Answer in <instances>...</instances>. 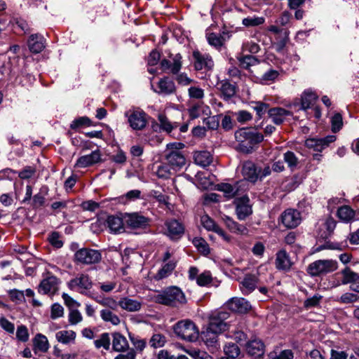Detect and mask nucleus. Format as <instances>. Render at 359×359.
Masks as SVG:
<instances>
[{"label":"nucleus","mask_w":359,"mask_h":359,"mask_svg":"<svg viewBox=\"0 0 359 359\" xmlns=\"http://www.w3.org/2000/svg\"><path fill=\"white\" fill-rule=\"evenodd\" d=\"M76 334L73 330H61L55 334L57 341L63 344L74 343Z\"/></svg>","instance_id":"obj_35"},{"label":"nucleus","mask_w":359,"mask_h":359,"mask_svg":"<svg viewBox=\"0 0 359 359\" xmlns=\"http://www.w3.org/2000/svg\"><path fill=\"white\" fill-rule=\"evenodd\" d=\"M260 168L252 161L244 162L242 167V175L246 180L255 183L259 178Z\"/></svg>","instance_id":"obj_17"},{"label":"nucleus","mask_w":359,"mask_h":359,"mask_svg":"<svg viewBox=\"0 0 359 359\" xmlns=\"http://www.w3.org/2000/svg\"><path fill=\"white\" fill-rule=\"evenodd\" d=\"M236 212L238 219L243 220L252 214V208L248 196H243L235 200Z\"/></svg>","instance_id":"obj_14"},{"label":"nucleus","mask_w":359,"mask_h":359,"mask_svg":"<svg viewBox=\"0 0 359 359\" xmlns=\"http://www.w3.org/2000/svg\"><path fill=\"white\" fill-rule=\"evenodd\" d=\"M175 334L180 339L195 341L198 338L199 331L195 323L186 319L177 322L173 327Z\"/></svg>","instance_id":"obj_4"},{"label":"nucleus","mask_w":359,"mask_h":359,"mask_svg":"<svg viewBox=\"0 0 359 359\" xmlns=\"http://www.w3.org/2000/svg\"><path fill=\"white\" fill-rule=\"evenodd\" d=\"M16 338L22 342H26L29 339L28 330L25 325H20L17 328Z\"/></svg>","instance_id":"obj_63"},{"label":"nucleus","mask_w":359,"mask_h":359,"mask_svg":"<svg viewBox=\"0 0 359 359\" xmlns=\"http://www.w3.org/2000/svg\"><path fill=\"white\" fill-rule=\"evenodd\" d=\"M68 318L69 324L72 325H76L83 320V316L77 309H70Z\"/></svg>","instance_id":"obj_57"},{"label":"nucleus","mask_w":359,"mask_h":359,"mask_svg":"<svg viewBox=\"0 0 359 359\" xmlns=\"http://www.w3.org/2000/svg\"><path fill=\"white\" fill-rule=\"evenodd\" d=\"M224 351L225 354L229 358H236L240 354L239 347L233 343H229V344H226L224 347Z\"/></svg>","instance_id":"obj_51"},{"label":"nucleus","mask_w":359,"mask_h":359,"mask_svg":"<svg viewBox=\"0 0 359 359\" xmlns=\"http://www.w3.org/2000/svg\"><path fill=\"white\" fill-rule=\"evenodd\" d=\"M165 341L166 339L165 336L161 334H155L151 337L149 343L151 346L156 348L163 346Z\"/></svg>","instance_id":"obj_55"},{"label":"nucleus","mask_w":359,"mask_h":359,"mask_svg":"<svg viewBox=\"0 0 359 359\" xmlns=\"http://www.w3.org/2000/svg\"><path fill=\"white\" fill-rule=\"evenodd\" d=\"M248 353L257 358L264 354V344L262 340L257 338L250 340L245 345Z\"/></svg>","instance_id":"obj_20"},{"label":"nucleus","mask_w":359,"mask_h":359,"mask_svg":"<svg viewBox=\"0 0 359 359\" xmlns=\"http://www.w3.org/2000/svg\"><path fill=\"white\" fill-rule=\"evenodd\" d=\"M112 335V349L116 352H125L128 351L129 344L126 338L119 332H114Z\"/></svg>","instance_id":"obj_23"},{"label":"nucleus","mask_w":359,"mask_h":359,"mask_svg":"<svg viewBox=\"0 0 359 359\" xmlns=\"http://www.w3.org/2000/svg\"><path fill=\"white\" fill-rule=\"evenodd\" d=\"M130 126L135 130H142L148 124L149 116L140 108H132L125 112Z\"/></svg>","instance_id":"obj_6"},{"label":"nucleus","mask_w":359,"mask_h":359,"mask_svg":"<svg viewBox=\"0 0 359 359\" xmlns=\"http://www.w3.org/2000/svg\"><path fill=\"white\" fill-rule=\"evenodd\" d=\"M166 234L171 239H179L184 233V226L178 220L172 219L165 222Z\"/></svg>","instance_id":"obj_15"},{"label":"nucleus","mask_w":359,"mask_h":359,"mask_svg":"<svg viewBox=\"0 0 359 359\" xmlns=\"http://www.w3.org/2000/svg\"><path fill=\"white\" fill-rule=\"evenodd\" d=\"M332 130L334 133L338 132L343 126L342 116L339 113L335 114L331 119Z\"/></svg>","instance_id":"obj_59"},{"label":"nucleus","mask_w":359,"mask_h":359,"mask_svg":"<svg viewBox=\"0 0 359 359\" xmlns=\"http://www.w3.org/2000/svg\"><path fill=\"white\" fill-rule=\"evenodd\" d=\"M276 266L279 270L290 269L292 262L287 253L285 250H280L276 254Z\"/></svg>","instance_id":"obj_33"},{"label":"nucleus","mask_w":359,"mask_h":359,"mask_svg":"<svg viewBox=\"0 0 359 359\" xmlns=\"http://www.w3.org/2000/svg\"><path fill=\"white\" fill-rule=\"evenodd\" d=\"M186 352L194 359H212L206 352L198 349L186 350Z\"/></svg>","instance_id":"obj_58"},{"label":"nucleus","mask_w":359,"mask_h":359,"mask_svg":"<svg viewBox=\"0 0 359 359\" xmlns=\"http://www.w3.org/2000/svg\"><path fill=\"white\" fill-rule=\"evenodd\" d=\"M284 161L287 164V166L293 170L297 168L299 160L296 155L292 151H287L283 155Z\"/></svg>","instance_id":"obj_48"},{"label":"nucleus","mask_w":359,"mask_h":359,"mask_svg":"<svg viewBox=\"0 0 359 359\" xmlns=\"http://www.w3.org/2000/svg\"><path fill=\"white\" fill-rule=\"evenodd\" d=\"M176 263L173 261H170L165 264L162 268L158 271L155 276L156 280H161L168 277L172 271L175 269Z\"/></svg>","instance_id":"obj_39"},{"label":"nucleus","mask_w":359,"mask_h":359,"mask_svg":"<svg viewBox=\"0 0 359 359\" xmlns=\"http://www.w3.org/2000/svg\"><path fill=\"white\" fill-rule=\"evenodd\" d=\"M193 57L195 60L194 67L196 70L210 69L213 67V61L208 55H202L198 51H194Z\"/></svg>","instance_id":"obj_21"},{"label":"nucleus","mask_w":359,"mask_h":359,"mask_svg":"<svg viewBox=\"0 0 359 359\" xmlns=\"http://www.w3.org/2000/svg\"><path fill=\"white\" fill-rule=\"evenodd\" d=\"M92 286V281L89 276L86 274H81L68 283V287L70 290L81 294H86L87 291L91 289Z\"/></svg>","instance_id":"obj_11"},{"label":"nucleus","mask_w":359,"mask_h":359,"mask_svg":"<svg viewBox=\"0 0 359 359\" xmlns=\"http://www.w3.org/2000/svg\"><path fill=\"white\" fill-rule=\"evenodd\" d=\"M102 259L101 253L90 248H81L74 254V261L82 264H93L100 262Z\"/></svg>","instance_id":"obj_8"},{"label":"nucleus","mask_w":359,"mask_h":359,"mask_svg":"<svg viewBox=\"0 0 359 359\" xmlns=\"http://www.w3.org/2000/svg\"><path fill=\"white\" fill-rule=\"evenodd\" d=\"M101 160L100 151L97 149L92 151L90 154L83 155L78 158L74 167L75 168H87L91 166Z\"/></svg>","instance_id":"obj_18"},{"label":"nucleus","mask_w":359,"mask_h":359,"mask_svg":"<svg viewBox=\"0 0 359 359\" xmlns=\"http://www.w3.org/2000/svg\"><path fill=\"white\" fill-rule=\"evenodd\" d=\"M301 220L300 212L294 209H287L281 215L282 223L288 229L297 227L301 223Z\"/></svg>","instance_id":"obj_13"},{"label":"nucleus","mask_w":359,"mask_h":359,"mask_svg":"<svg viewBox=\"0 0 359 359\" xmlns=\"http://www.w3.org/2000/svg\"><path fill=\"white\" fill-rule=\"evenodd\" d=\"M50 345L47 337L42 334H37L33 339V349L35 353H46Z\"/></svg>","instance_id":"obj_30"},{"label":"nucleus","mask_w":359,"mask_h":359,"mask_svg":"<svg viewBox=\"0 0 359 359\" xmlns=\"http://www.w3.org/2000/svg\"><path fill=\"white\" fill-rule=\"evenodd\" d=\"M336 275L341 276V284L343 285L351 284L353 282L359 280V274L352 271L349 267H346Z\"/></svg>","instance_id":"obj_34"},{"label":"nucleus","mask_w":359,"mask_h":359,"mask_svg":"<svg viewBox=\"0 0 359 359\" xmlns=\"http://www.w3.org/2000/svg\"><path fill=\"white\" fill-rule=\"evenodd\" d=\"M338 268V263L333 259L316 260L307 266V273L313 277L332 273Z\"/></svg>","instance_id":"obj_5"},{"label":"nucleus","mask_w":359,"mask_h":359,"mask_svg":"<svg viewBox=\"0 0 359 359\" xmlns=\"http://www.w3.org/2000/svg\"><path fill=\"white\" fill-rule=\"evenodd\" d=\"M222 219L226 225V226L233 233L237 234H247L248 230L246 226L244 225L240 224L235 222L232 218L227 215H224L222 217Z\"/></svg>","instance_id":"obj_31"},{"label":"nucleus","mask_w":359,"mask_h":359,"mask_svg":"<svg viewBox=\"0 0 359 359\" xmlns=\"http://www.w3.org/2000/svg\"><path fill=\"white\" fill-rule=\"evenodd\" d=\"M111 344V338L107 332L102 333L97 339L94 341V345L96 348H103L106 351L109 350Z\"/></svg>","instance_id":"obj_40"},{"label":"nucleus","mask_w":359,"mask_h":359,"mask_svg":"<svg viewBox=\"0 0 359 359\" xmlns=\"http://www.w3.org/2000/svg\"><path fill=\"white\" fill-rule=\"evenodd\" d=\"M194 156L195 163L202 167L209 165L212 161V156L208 151H196Z\"/></svg>","instance_id":"obj_36"},{"label":"nucleus","mask_w":359,"mask_h":359,"mask_svg":"<svg viewBox=\"0 0 359 359\" xmlns=\"http://www.w3.org/2000/svg\"><path fill=\"white\" fill-rule=\"evenodd\" d=\"M10 299L16 303L22 302L25 300V294L22 290L16 289L10 290L8 292Z\"/></svg>","instance_id":"obj_62"},{"label":"nucleus","mask_w":359,"mask_h":359,"mask_svg":"<svg viewBox=\"0 0 359 359\" xmlns=\"http://www.w3.org/2000/svg\"><path fill=\"white\" fill-rule=\"evenodd\" d=\"M60 283L59 278L47 272L43 274V278L38 287V292L43 294L54 295L59 290Z\"/></svg>","instance_id":"obj_7"},{"label":"nucleus","mask_w":359,"mask_h":359,"mask_svg":"<svg viewBox=\"0 0 359 359\" xmlns=\"http://www.w3.org/2000/svg\"><path fill=\"white\" fill-rule=\"evenodd\" d=\"M268 114L272 121L276 125L283 123L285 118L291 115L290 111L281 107L269 109Z\"/></svg>","instance_id":"obj_26"},{"label":"nucleus","mask_w":359,"mask_h":359,"mask_svg":"<svg viewBox=\"0 0 359 359\" xmlns=\"http://www.w3.org/2000/svg\"><path fill=\"white\" fill-rule=\"evenodd\" d=\"M212 281V276L209 271H205L196 278V283L200 286H206Z\"/></svg>","instance_id":"obj_64"},{"label":"nucleus","mask_w":359,"mask_h":359,"mask_svg":"<svg viewBox=\"0 0 359 359\" xmlns=\"http://www.w3.org/2000/svg\"><path fill=\"white\" fill-rule=\"evenodd\" d=\"M158 119L160 124V128L163 131L169 133L174 128H177V125L176 123H172L168 118L163 114H160L158 116Z\"/></svg>","instance_id":"obj_43"},{"label":"nucleus","mask_w":359,"mask_h":359,"mask_svg":"<svg viewBox=\"0 0 359 359\" xmlns=\"http://www.w3.org/2000/svg\"><path fill=\"white\" fill-rule=\"evenodd\" d=\"M317 96L310 91H304L301 98V105L303 109H309L316 100Z\"/></svg>","instance_id":"obj_41"},{"label":"nucleus","mask_w":359,"mask_h":359,"mask_svg":"<svg viewBox=\"0 0 359 359\" xmlns=\"http://www.w3.org/2000/svg\"><path fill=\"white\" fill-rule=\"evenodd\" d=\"M201 221L203 226L208 231H214L215 229L218 226V225L215 224L214 220L206 215L201 217Z\"/></svg>","instance_id":"obj_60"},{"label":"nucleus","mask_w":359,"mask_h":359,"mask_svg":"<svg viewBox=\"0 0 359 359\" xmlns=\"http://www.w3.org/2000/svg\"><path fill=\"white\" fill-rule=\"evenodd\" d=\"M96 302L100 305L109 307L112 310H116L118 306H119L118 302L111 297H104L102 299H96Z\"/></svg>","instance_id":"obj_56"},{"label":"nucleus","mask_w":359,"mask_h":359,"mask_svg":"<svg viewBox=\"0 0 359 359\" xmlns=\"http://www.w3.org/2000/svg\"><path fill=\"white\" fill-rule=\"evenodd\" d=\"M259 282L255 274H246L241 283V290L244 294H249L253 292Z\"/></svg>","instance_id":"obj_22"},{"label":"nucleus","mask_w":359,"mask_h":359,"mask_svg":"<svg viewBox=\"0 0 359 359\" xmlns=\"http://www.w3.org/2000/svg\"><path fill=\"white\" fill-rule=\"evenodd\" d=\"M219 334V333H215V332L210 330V328L207 327L206 330L202 332L201 337L207 346L212 348L213 351H216L219 348L218 341Z\"/></svg>","instance_id":"obj_25"},{"label":"nucleus","mask_w":359,"mask_h":359,"mask_svg":"<svg viewBox=\"0 0 359 359\" xmlns=\"http://www.w3.org/2000/svg\"><path fill=\"white\" fill-rule=\"evenodd\" d=\"M27 43L29 50L33 53H39L45 48V39L39 34H32Z\"/></svg>","instance_id":"obj_24"},{"label":"nucleus","mask_w":359,"mask_h":359,"mask_svg":"<svg viewBox=\"0 0 359 359\" xmlns=\"http://www.w3.org/2000/svg\"><path fill=\"white\" fill-rule=\"evenodd\" d=\"M119 306L128 311L135 312L141 309L142 303L136 299L128 297L122 298L118 302Z\"/></svg>","instance_id":"obj_32"},{"label":"nucleus","mask_w":359,"mask_h":359,"mask_svg":"<svg viewBox=\"0 0 359 359\" xmlns=\"http://www.w3.org/2000/svg\"><path fill=\"white\" fill-rule=\"evenodd\" d=\"M218 89L220 91L221 97L224 100H229L233 97L236 93V87L227 80L222 81L218 83Z\"/></svg>","instance_id":"obj_29"},{"label":"nucleus","mask_w":359,"mask_h":359,"mask_svg":"<svg viewBox=\"0 0 359 359\" xmlns=\"http://www.w3.org/2000/svg\"><path fill=\"white\" fill-rule=\"evenodd\" d=\"M103 222L111 232L121 233L124 231L123 219L118 216L109 215L105 220H103Z\"/></svg>","instance_id":"obj_27"},{"label":"nucleus","mask_w":359,"mask_h":359,"mask_svg":"<svg viewBox=\"0 0 359 359\" xmlns=\"http://www.w3.org/2000/svg\"><path fill=\"white\" fill-rule=\"evenodd\" d=\"M265 19L263 17L248 16L242 20V24L246 27H257L264 24Z\"/></svg>","instance_id":"obj_45"},{"label":"nucleus","mask_w":359,"mask_h":359,"mask_svg":"<svg viewBox=\"0 0 359 359\" xmlns=\"http://www.w3.org/2000/svg\"><path fill=\"white\" fill-rule=\"evenodd\" d=\"M126 225L132 229H144L149 225V219L138 212L126 213L124 217Z\"/></svg>","instance_id":"obj_10"},{"label":"nucleus","mask_w":359,"mask_h":359,"mask_svg":"<svg viewBox=\"0 0 359 359\" xmlns=\"http://www.w3.org/2000/svg\"><path fill=\"white\" fill-rule=\"evenodd\" d=\"M141 191L138 189H134L128 191L125 195L120 197L119 201L123 203H126L131 201H135L137 199L140 198Z\"/></svg>","instance_id":"obj_47"},{"label":"nucleus","mask_w":359,"mask_h":359,"mask_svg":"<svg viewBox=\"0 0 359 359\" xmlns=\"http://www.w3.org/2000/svg\"><path fill=\"white\" fill-rule=\"evenodd\" d=\"M239 65L241 68L249 69L251 66L258 64V60L252 55H245L238 58Z\"/></svg>","instance_id":"obj_46"},{"label":"nucleus","mask_w":359,"mask_h":359,"mask_svg":"<svg viewBox=\"0 0 359 359\" xmlns=\"http://www.w3.org/2000/svg\"><path fill=\"white\" fill-rule=\"evenodd\" d=\"M129 338L132 344L135 347L134 350L135 351L142 352L146 347L147 341L145 339H140L132 334H129Z\"/></svg>","instance_id":"obj_53"},{"label":"nucleus","mask_w":359,"mask_h":359,"mask_svg":"<svg viewBox=\"0 0 359 359\" xmlns=\"http://www.w3.org/2000/svg\"><path fill=\"white\" fill-rule=\"evenodd\" d=\"M226 307L233 312L246 313L250 309L251 306L249 302L243 298L233 297L226 303Z\"/></svg>","instance_id":"obj_19"},{"label":"nucleus","mask_w":359,"mask_h":359,"mask_svg":"<svg viewBox=\"0 0 359 359\" xmlns=\"http://www.w3.org/2000/svg\"><path fill=\"white\" fill-rule=\"evenodd\" d=\"M182 55L177 53L171 57V60L167 59L162 60L161 62L162 71L170 72L172 74H177L182 66Z\"/></svg>","instance_id":"obj_12"},{"label":"nucleus","mask_w":359,"mask_h":359,"mask_svg":"<svg viewBox=\"0 0 359 359\" xmlns=\"http://www.w3.org/2000/svg\"><path fill=\"white\" fill-rule=\"evenodd\" d=\"M337 217L344 222L351 221L355 217V211L348 205H343L337 210Z\"/></svg>","instance_id":"obj_38"},{"label":"nucleus","mask_w":359,"mask_h":359,"mask_svg":"<svg viewBox=\"0 0 359 359\" xmlns=\"http://www.w3.org/2000/svg\"><path fill=\"white\" fill-rule=\"evenodd\" d=\"M335 140L336 137L334 135H328L326 137L320 139L309 138L305 141V146L315 151H321L325 147H328L330 143Z\"/></svg>","instance_id":"obj_16"},{"label":"nucleus","mask_w":359,"mask_h":359,"mask_svg":"<svg viewBox=\"0 0 359 359\" xmlns=\"http://www.w3.org/2000/svg\"><path fill=\"white\" fill-rule=\"evenodd\" d=\"M208 43L217 49L220 48L224 44V38L220 34L208 33L206 34Z\"/></svg>","instance_id":"obj_44"},{"label":"nucleus","mask_w":359,"mask_h":359,"mask_svg":"<svg viewBox=\"0 0 359 359\" xmlns=\"http://www.w3.org/2000/svg\"><path fill=\"white\" fill-rule=\"evenodd\" d=\"M193 244L199 252L205 255L210 253V248L207 242L202 238H196L193 241Z\"/></svg>","instance_id":"obj_49"},{"label":"nucleus","mask_w":359,"mask_h":359,"mask_svg":"<svg viewBox=\"0 0 359 359\" xmlns=\"http://www.w3.org/2000/svg\"><path fill=\"white\" fill-rule=\"evenodd\" d=\"M229 318V313L226 311H217L212 314L210 317V321L208 327L215 333L219 334L226 331L229 325L226 323V320Z\"/></svg>","instance_id":"obj_9"},{"label":"nucleus","mask_w":359,"mask_h":359,"mask_svg":"<svg viewBox=\"0 0 359 359\" xmlns=\"http://www.w3.org/2000/svg\"><path fill=\"white\" fill-rule=\"evenodd\" d=\"M189 117L191 119L198 118L202 113H206L210 111V109L208 106L204 105L203 102H198L194 104L188 110Z\"/></svg>","instance_id":"obj_37"},{"label":"nucleus","mask_w":359,"mask_h":359,"mask_svg":"<svg viewBox=\"0 0 359 359\" xmlns=\"http://www.w3.org/2000/svg\"><path fill=\"white\" fill-rule=\"evenodd\" d=\"M323 297L319 294H314L312 297L308 298L304 301V306L306 309L316 307L319 305Z\"/></svg>","instance_id":"obj_61"},{"label":"nucleus","mask_w":359,"mask_h":359,"mask_svg":"<svg viewBox=\"0 0 359 359\" xmlns=\"http://www.w3.org/2000/svg\"><path fill=\"white\" fill-rule=\"evenodd\" d=\"M240 149L245 153L251 152L253 147L261 142L264 137L262 134L249 129L242 128L235 133Z\"/></svg>","instance_id":"obj_3"},{"label":"nucleus","mask_w":359,"mask_h":359,"mask_svg":"<svg viewBox=\"0 0 359 359\" xmlns=\"http://www.w3.org/2000/svg\"><path fill=\"white\" fill-rule=\"evenodd\" d=\"M158 94L170 95L175 92L176 87L174 81L169 77L165 76L161 79L158 83Z\"/></svg>","instance_id":"obj_28"},{"label":"nucleus","mask_w":359,"mask_h":359,"mask_svg":"<svg viewBox=\"0 0 359 359\" xmlns=\"http://www.w3.org/2000/svg\"><path fill=\"white\" fill-rule=\"evenodd\" d=\"M188 94L190 98L201 100L204 96V90L198 86H191L188 89Z\"/></svg>","instance_id":"obj_54"},{"label":"nucleus","mask_w":359,"mask_h":359,"mask_svg":"<svg viewBox=\"0 0 359 359\" xmlns=\"http://www.w3.org/2000/svg\"><path fill=\"white\" fill-rule=\"evenodd\" d=\"M100 317L104 322L111 323L114 325H117L121 322L119 317L109 309H102Z\"/></svg>","instance_id":"obj_42"},{"label":"nucleus","mask_w":359,"mask_h":359,"mask_svg":"<svg viewBox=\"0 0 359 359\" xmlns=\"http://www.w3.org/2000/svg\"><path fill=\"white\" fill-rule=\"evenodd\" d=\"M184 146L182 142H172L167 144L165 159L166 163L175 172L181 170L186 165V157L182 151Z\"/></svg>","instance_id":"obj_1"},{"label":"nucleus","mask_w":359,"mask_h":359,"mask_svg":"<svg viewBox=\"0 0 359 359\" xmlns=\"http://www.w3.org/2000/svg\"><path fill=\"white\" fill-rule=\"evenodd\" d=\"M174 172H175L166 163L159 165L156 170L157 176L163 179L170 177Z\"/></svg>","instance_id":"obj_50"},{"label":"nucleus","mask_w":359,"mask_h":359,"mask_svg":"<svg viewBox=\"0 0 359 359\" xmlns=\"http://www.w3.org/2000/svg\"><path fill=\"white\" fill-rule=\"evenodd\" d=\"M154 301L156 303L170 306H177L187 303L185 294L175 286L168 287L154 295Z\"/></svg>","instance_id":"obj_2"},{"label":"nucleus","mask_w":359,"mask_h":359,"mask_svg":"<svg viewBox=\"0 0 359 359\" xmlns=\"http://www.w3.org/2000/svg\"><path fill=\"white\" fill-rule=\"evenodd\" d=\"M222 115L208 116L203 119V123L208 129L216 130L219 125Z\"/></svg>","instance_id":"obj_52"}]
</instances>
